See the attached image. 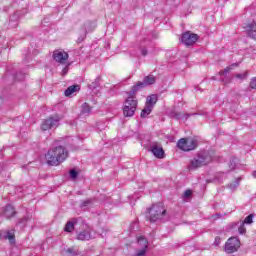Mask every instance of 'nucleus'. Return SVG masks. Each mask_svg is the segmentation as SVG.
Here are the masks:
<instances>
[{"label": "nucleus", "instance_id": "nucleus-1", "mask_svg": "<svg viewBox=\"0 0 256 256\" xmlns=\"http://www.w3.org/2000/svg\"><path fill=\"white\" fill-rule=\"evenodd\" d=\"M67 157H69V151L62 145L50 148L45 155L46 163L51 167H58Z\"/></svg>", "mask_w": 256, "mask_h": 256}, {"label": "nucleus", "instance_id": "nucleus-2", "mask_svg": "<svg viewBox=\"0 0 256 256\" xmlns=\"http://www.w3.org/2000/svg\"><path fill=\"white\" fill-rule=\"evenodd\" d=\"M137 98H135V92L129 94L126 98L123 106V114L125 117H133L135 115V111H137Z\"/></svg>", "mask_w": 256, "mask_h": 256}, {"label": "nucleus", "instance_id": "nucleus-3", "mask_svg": "<svg viewBox=\"0 0 256 256\" xmlns=\"http://www.w3.org/2000/svg\"><path fill=\"white\" fill-rule=\"evenodd\" d=\"M211 161H213V158L211 157V155H209V153H199L190 161L189 169H199V167H205V165H209Z\"/></svg>", "mask_w": 256, "mask_h": 256}, {"label": "nucleus", "instance_id": "nucleus-4", "mask_svg": "<svg viewBox=\"0 0 256 256\" xmlns=\"http://www.w3.org/2000/svg\"><path fill=\"white\" fill-rule=\"evenodd\" d=\"M165 213H167V210H165V207L161 203H158L153 205L149 209L147 218L151 223H155V221H159V219H162Z\"/></svg>", "mask_w": 256, "mask_h": 256}, {"label": "nucleus", "instance_id": "nucleus-5", "mask_svg": "<svg viewBox=\"0 0 256 256\" xmlns=\"http://www.w3.org/2000/svg\"><path fill=\"white\" fill-rule=\"evenodd\" d=\"M197 145H199L197 138H181L177 143L181 151H195Z\"/></svg>", "mask_w": 256, "mask_h": 256}, {"label": "nucleus", "instance_id": "nucleus-6", "mask_svg": "<svg viewBox=\"0 0 256 256\" xmlns=\"http://www.w3.org/2000/svg\"><path fill=\"white\" fill-rule=\"evenodd\" d=\"M61 121V117L58 115L51 116L44 120L41 124L42 131H49V129H54L59 127V122Z\"/></svg>", "mask_w": 256, "mask_h": 256}, {"label": "nucleus", "instance_id": "nucleus-7", "mask_svg": "<svg viewBox=\"0 0 256 256\" xmlns=\"http://www.w3.org/2000/svg\"><path fill=\"white\" fill-rule=\"evenodd\" d=\"M138 248L136 253L133 256H145L147 255V249H149V241L145 239L143 236H139L137 238Z\"/></svg>", "mask_w": 256, "mask_h": 256}, {"label": "nucleus", "instance_id": "nucleus-8", "mask_svg": "<svg viewBox=\"0 0 256 256\" xmlns=\"http://www.w3.org/2000/svg\"><path fill=\"white\" fill-rule=\"evenodd\" d=\"M241 247V241L237 237H231L227 240L225 244L226 253H235Z\"/></svg>", "mask_w": 256, "mask_h": 256}, {"label": "nucleus", "instance_id": "nucleus-9", "mask_svg": "<svg viewBox=\"0 0 256 256\" xmlns=\"http://www.w3.org/2000/svg\"><path fill=\"white\" fill-rule=\"evenodd\" d=\"M155 81H156L155 76H153V75L146 76V77H144L142 82H137V84L132 87V91H133V93H137V91H139V89H141L143 87H147L149 85H153L155 83Z\"/></svg>", "mask_w": 256, "mask_h": 256}, {"label": "nucleus", "instance_id": "nucleus-10", "mask_svg": "<svg viewBox=\"0 0 256 256\" xmlns=\"http://www.w3.org/2000/svg\"><path fill=\"white\" fill-rule=\"evenodd\" d=\"M53 59L56 63L65 65V63H67V59H69V54L65 52V50H55L53 52Z\"/></svg>", "mask_w": 256, "mask_h": 256}, {"label": "nucleus", "instance_id": "nucleus-11", "mask_svg": "<svg viewBox=\"0 0 256 256\" xmlns=\"http://www.w3.org/2000/svg\"><path fill=\"white\" fill-rule=\"evenodd\" d=\"M150 151L157 159L165 158V150H163V146L161 144L155 142L150 146Z\"/></svg>", "mask_w": 256, "mask_h": 256}, {"label": "nucleus", "instance_id": "nucleus-12", "mask_svg": "<svg viewBox=\"0 0 256 256\" xmlns=\"http://www.w3.org/2000/svg\"><path fill=\"white\" fill-rule=\"evenodd\" d=\"M198 39L199 36L191 32H186L182 35V43L187 46L194 45V43H197Z\"/></svg>", "mask_w": 256, "mask_h": 256}, {"label": "nucleus", "instance_id": "nucleus-13", "mask_svg": "<svg viewBox=\"0 0 256 256\" xmlns=\"http://www.w3.org/2000/svg\"><path fill=\"white\" fill-rule=\"evenodd\" d=\"M246 30L248 31L249 37L256 39V21L247 24Z\"/></svg>", "mask_w": 256, "mask_h": 256}, {"label": "nucleus", "instance_id": "nucleus-14", "mask_svg": "<svg viewBox=\"0 0 256 256\" xmlns=\"http://www.w3.org/2000/svg\"><path fill=\"white\" fill-rule=\"evenodd\" d=\"M78 241H89V239H92L91 237V230H83L77 235Z\"/></svg>", "mask_w": 256, "mask_h": 256}, {"label": "nucleus", "instance_id": "nucleus-15", "mask_svg": "<svg viewBox=\"0 0 256 256\" xmlns=\"http://www.w3.org/2000/svg\"><path fill=\"white\" fill-rule=\"evenodd\" d=\"M156 103H157V95L152 94L147 97L145 105H147L148 107H152L153 109Z\"/></svg>", "mask_w": 256, "mask_h": 256}, {"label": "nucleus", "instance_id": "nucleus-16", "mask_svg": "<svg viewBox=\"0 0 256 256\" xmlns=\"http://www.w3.org/2000/svg\"><path fill=\"white\" fill-rule=\"evenodd\" d=\"M79 89V85H72L65 90L64 94L66 97H71V95H73V93H77Z\"/></svg>", "mask_w": 256, "mask_h": 256}, {"label": "nucleus", "instance_id": "nucleus-17", "mask_svg": "<svg viewBox=\"0 0 256 256\" xmlns=\"http://www.w3.org/2000/svg\"><path fill=\"white\" fill-rule=\"evenodd\" d=\"M4 215L5 217H8V219L13 217V215H15V208H13L12 205H7L4 210Z\"/></svg>", "mask_w": 256, "mask_h": 256}, {"label": "nucleus", "instance_id": "nucleus-18", "mask_svg": "<svg viewBox=\"0 0 256 256\" xmlns=\"http://www.w3.org/2000/svg\"><path fill=\"white\" fill-rule=\"evenodd\" d=\"M151 111H153V108L145 104V107L141 111L140 117H142L143 119H145V117H149V115H151Z\"/></svg>", "mask_w": 256, "mask_h": 256}, {"label": "nucleus", "instance_id": "nucleus-19", "mask_svg": "<svg viewBox=\"0 0 256 256\" xmlns=\"http://www.w3.org/2000/svg\"><path fill=\"white\" fill-rule=\"evenodd\" d=\"M4 239H8V241L13 244L15 243V232L13 231H10V232H6L4 235H3Z\"/></svg>", "mask_w": 256, "mask_h": 256}, {"label": "nucleus", "instance_id": "nucleus-20", "mask_svg": "<svg viewBox=\"0 0 256 256\" xmlns=\"http://www.w3.org/2000/svg\"><path fill=\"white\" fill-rule=\"evenodd\" d=\"M91 113V106H89L86 102L82 104L81 107V115H89Z\"/></svg>", "mask_w": 256, "mask_h": 256}, {"label": "nucleus", "instance_id": "nucleus-21", "mask_svg": "<svg viewBox=\"0 0 256 256\" xmlns=\"http://www.w3.org/2000/svg\"><path fill=\"white\" fill-rule=\"evenodd\" d=\"M73 229H75V223L73 221L67 222V224L65 225L64 231H66L67 233H71Z\"/></svg>", "mask_w": 256, "mask_h": 256}, {"label": "nucleus", "instance_id": "nucleus-22", "mask_svg": "<svg viewBox=\"0 0 256 256\" xmlns=\"http://www.w3.org/2000/svg\"><path fill=\"white\" fill-rule=\"evenodd\" d=\"M248 75H249L248 72H243V73L234 75V77H236V79H240V81H243L247 78Z\"/></svg>", "mask_w": 256, "mask_h": 256}, {"label": "nucleus", "instance_id": "nucleus-23", "mask_svg": "<svg viewBox=\"0 0 256 256\" xmlns=\"http://www.w3.org/2000/svg\"><path fill=\"white\" fill-rule=\"evenodd\" d=\"M245 223H246L247 225H251V223H253V214H250V215H248V216L245 218L243 224H245Z\"/></svg>", "mask_w": 256, "mask_h": 256}, {"label": "nucleus", "instance_id": "nucleus-24", "mask_svg": "<svg viewBox=\"0 0 256 256\" xmlns=\"http://www.w3.org/2000/svg\"><path fill=\"white\" fill-rule=\"evenodd\" d=\"M233 67H235V65H232V66H228L226 67L224 70H221L219 73L221 75H226V73H229V71H231L233 69Z\"/></svg>", "mask_w": 256, "mask_h": 256}, {"label": "nucleus", "instance_id": "nucleus-25", "mask_svg": "<svg viewBox=\"0 0 256 256\" xmlns=\"http://www.w3.org/2000/svg\"><path fill=\"white\" fill-rule=\"evenodd\" d=\"M250 87L251 89H256V77L251 79Z\"/></svg>", "mask_w": 256, "mask_h": 256}, {"label": "nucleus", "instance_id": "nucleus-26", "mask_svg": "<svg viewBox=\"0 0 256 256\" xmlns=\"http://www.w3.org/2000/svg\"><path fill=\"white\" fill-rule=\"evenodd\" d=\"M238 231L240 233V235H244L246 229H245V224H242L239 228Z\"/></svg>", "mask_w": 256, "mask_h": 256}, {"label": "nucleus", "instance_id": "nucleus-27", "mask_svg": "<svg viewBox=\"0 0 256 256\" xmlns=\"http://www.w3.org/2000/svg\"><path fill=\"white\" fill-rule=\"evenodd\" d=\"M77 175H78L77 171H75V170L70 171L71 179H77Z\"/></svg>", "mask_w": 256, "mask_h": 256}, {"label": "nucleus", "instance_id": "nucleus-28", "mask_svg": "<svg viewBox=\"0 0 256 256\" xmlns=\"http://www.w3.org/2000/svg\"><path fill=\"white\" fill-rule=\"evenodd\" d=\"M89 27H91V22H86L84 24L85 33H87L88 31H91V29H89Z\"/></svg>", "mask_w": 256, "mask_h": 256}, {"label": "nucleus", "instance_id": "nucleus-29", "mask_svg": "<svg viewBox=\"0 0 256 256\" xmlns=\"http://www.w3.org/2000/svg\"><path fill=\"white\" fill-rule=\"evenodd\" d=\"M191 195H192L191 190H186V191L184 192L183 197H185L186 199H189V197H191Z\"/></svg>", "mask_w": 256, "mask_h": 256}, {"label": "nucleus", "instance_id": "nucleus-30", "mask_svg": "<svg viewBox=\"0 0 256 256\" xmlns=\"http://www.w3.org/2000/svg\"><path fill=\"white\" fill-rule=\"evenodd\" d=\"M214 245H215L216 247H219V245H221V238L216 237V238H215V241H214Z\"/></svg>", "mask_w": 256, "mask_h": 256}, {"label": "nucleus", "instance_id": "nucleus-31", "mask_svg": "<svg viewBox=\"0 0 256 256\" xmlns=\"http://www.w3.org/2000/svg\"><path fill=\"white\" fill-rule=\"evenodd\" d=\"M69 71V66H66L63 70H62V75H67Z\"/></svg>", "mask_w": 256, "mask_h": 256}, {"label": "nucleus", "instance_id": "nucleus-32", "mask_svg": "<svg viewBox=\"0 0 256 256\" xmlns=\"http://www.w3.org/2000/svg\"><path fill=\"white\" fill-rule=\"evenodd\" d=\"M142 55H147V50H145V49H142Z\"/></svg>", "mask_w": 256, "mask_h": 256}, {"label": "nucleus", "instance_id": "nucleus-33", "mask_svg": "<svg viewBox=\"0 0 256 256\" xmlns=\"http://www.w3.org/2000/svg\"><path fill=\"white\" fill-rule=\"evenodd\" d=\"M253 177L256 179V170L252 173Z\"/></svg>", "mask_w": 256, "mask_h": 256}, {"label": "nucleus", "instance_id": "nucleus-34", "mask_svg": "<svg viewBox=\"0 0 256 256\" xmlns=\"http://www.w3.org/2000/svg\"><path fill=\"white\" fill-rule=\"evenodd\" d=\"M67 252H68V253H71V249H68Z\"/></svg>", "mask_w": 256, "mask_h": 256}]
</instances>
